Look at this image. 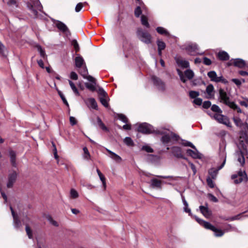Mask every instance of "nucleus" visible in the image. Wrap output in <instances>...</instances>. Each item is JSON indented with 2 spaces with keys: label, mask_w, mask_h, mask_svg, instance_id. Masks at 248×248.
Returning <instances> with one entry per match:
<instances>
[{
  "label": "nucleus",
  "mask_w": 248,
  "mask_h": 248,
  "mask_svg": "<svg viewBox=\"0 0 248 248\" xmlns=\"http://www.w3.org/2000/svg\"><path fill=\"white\" fill-rule=\"evenodd\" d=\"M138 131L144 134L155 133L162 135L161 141L165 145L170 143H173V141H177L179 137L168 129L160 128L155 130L154 127L147 123L140 124L138 129Z\"/></svg>",
  "instance_id": "nucleus-1"
},
{
  "label": "nucleus",
  "mask_w": 248,
  "mask_h": 248,
  "mask_svg": "<svg viewBox=\"0 0 248 248\" xmlns=\"http://www.w3.org/2000/svg\"><path fill=\"white\" fill-rule=\"evenodd\" d=\"M226 145L224 142H222L220 144L219 147V155L220 158L222 159L223 162L221 165L217 167V169L212 168L209 170V174L212 179H215L218 171L221 170L224 166L226 159V154L225 153Z\"/></svg>",
  "instance_id": "nucleus-2"
},
{
  "label": "nucleus",
  "mask_w": 248,
  "mask_h": 248,
  "mask_svg": "<svg viewBox=\"0 0 248 248\" xmlns=\"http://www.w3.org/2000/svg\"><path fill=\"white\" fill-rule=\"evenodd\" d=\"M182 47L183 49H185L190 55L202 54L199 52V47L195 43H188L183 45Z\"/></svg>",
  "instance_id": "nucleus-3"
},
{
  "label": "nucleus",
  "mask_w": 248,
  "mask_h": 248,
  "mask_svg": "<svg viewBox=\"0 0 248 248\" xmlns=\"http://www.w3.org/2000/svg\"><path fill=\"white\" fill-rule=\"evenodd\" d=\"M137 35L139 39L142 42L146 44L152 43V36L148 32L143 31L141 29H138Z\"/></svg>",
  "instance_id": "nucleus-4"
},
{
  "label": "nucleus",
  "mask_w": 248,
  "mask_h": 248,
  "mask_svg": "<svg viewBox=\"0 0 248 248\" xmlns=\"http://www.w3.org/2000/svg\"><path fill=\"white\" fill-rule=\"evenodd\" d=\"M211 117L216 120L217 122L231 126V123L228 118L221 114V113H215L213 114H209Z\"/></svg>",
  "instance_id": "nucleus-5"
},
{
  "label": "nucleus",
  "mask_w": 248,
  "mask_h": 248,
  "mask_svg": "<svg viewBox=\"0 0 248 248\" xmlns=\"http://www.w3.org/2000/svg\"><path fill=\"white\" fill-rule=\"evenodd\" d=\"M177 72L180 77L181 80L184 83H185L186 81V78L187 79H191L194 75L193 72L190 69H187L185 72V76L182 71L180 69H177Z\"/></svg>",
  "instance_id": "nucleus-6"
},
{
  "label": "nucleus",
  "mask_w": 248,
  "mask_h": 248,
  "mask_svg": "<svg viewBox=\"0 0 248 248\" xmlns=\"http://www.w3.org/2000/svg\"><path fill=\"white\" fill-rule=\"evenodd\" d=\"M232 179L234 180L235 184H239L243 181H246L247 176L245 171L240 170L237 174H233Z\"/></svg>",
  "instance_id": "nucleus-7"
},
{
  "label": "nucleus",
  "mask_w": 248,
  "mask_h": 248,
  "mask_svg": "<svg viewBox=\"0 0 248 248\" xmlns=\"http://www.w3.org/2000/svg\"><path fill=\"white\" fill-rule=\"evenodd\" d=\"M220 101L230 107L231 104L233 102L231 101L230 97L227 93L222 89L219 90Z\"/></svg>",
  "instance_id": "nucleus-8"
},
{
  "label": "nucleus",
  "mask_w": 248,
  "mask_h": 248,
  "mask_svg": "<svg viewBox=\"0 0 248 248\" xmlns=\"http://www.w3.org/2000/svg\"><path fill=\"white\" fill-rule=\"evenodd\" d=\"M17 173L16 170H12L9 171L8 175V181L7 183V187L11 188L13 186L14 183L17 178Z\"/></svg>",
  "instance_id": "nucleus-9"
},
{
  "label": "nucleus",
  "mask_w": 248,
  "mask_h": 248,
  "mask_svg": "<svg viewBox=\"0 0 248 248\" xmlns=\"http://www.w3.org/2000/svg\"><path fill=\"white\" fill-rule=\"evenodd\" d=\"M79 73L85 79H87L90 82H94L95 78L91 76L88 75V69L86 65L83 66L81 68H78Z\"/></svg>",
  "instance_id": "nucleus-10"
},
{
  "label": "nucleus",
  "mask_w": 248,
  "mask_h": 248,
  "mask_svg": "<svg viewBox=\"0 0 248 248\" xmlns=\"http://www.w3.org/2000/svg\"><path fill=\"white\" fill-rule=\"evenodd\" d=\"M207 75L211 81L216 82H222L225 83L227 82L226 79H225L222 76L217 77V73L214 71L209 72Z\"/></svg>",
  "instance_id": "nucleus-11"
},
{
  "label": "nucleus",
  "mask_w": 248,
  "mask_h": 248,
  "mask_svg": "<svg viewBox=\"0 0 248 248\" xmlns=\"http://www.w3.org/2000/svg\"><path fill=\"white\" fill-rule=\"evenodd\" d=\"M22 222L26 225L25 230L29 238L31 239L32 238V232L31 230L29 227V224L31 222L30 218L26 216L22 218Z\"/></svg>",
  "instance_id": "nucleus-12"
},
{
  "label": "nucleus",
  "mask_w": 248,
  "mask_h": 248,
  "mask_svg": "<svg viewBox=\"0 0 248 248\" xmlns=\"http://www.w3.org/2000/svg\"><path fill=\"white\" fill-rule=\"evenodd\" d=\"M152 79L154 84L158 88L159 90L164 91L165 89V85L164 83L159 78L155 76H153Z\"/></svg>",
  "instance_id": "nucleus-13"
},
{
  "label": "nucleus",
  "mask_w": 248,
  "mask_h": 248,
  "mask_svg": "<svg viewBox=\"0 0 248 248\" xmlns=\"http://www.w3.org/2000/svg\"><path fill=\"white\" fill-rule=\"evenodd\" d=\"M229 65H233L235 66L238 67L239 68H243L245 66L246 63L245 62L241 59H235L231 60L228 62Z\"/></svg>",
  "instance_id": "nucleus-14"
},
{
  "label": "nucleus",
  "mask_w": 248,
  "mask_h": 248,
  "mask_svg": "<svg viewBox=\"0 0 248 248\" xmlns=\"http://www.w3.org/2000/svg\"><path fill=\"white\" fill-rule=\"evenodd\" d=\"M75 63L76 67L78 68H81L83 66L86 65L83 58L79 54H76V57L75 58Z\"/></svg>",
  "instance_id": "nucleus-15"
},
{
  "label": "nucleus",
  "mask_w": 248,
  "mask_h": 248,
  "mask_svg": "<svg viewBox=\"0 0 248 248\" xmlns=\"http://www.w3.org/2000/svg\"><path fill=\"white\" fill-rule=\"evenodd\" d=\"M247 153V150L244 148L243 150H240L236 153L237 156V161L240 163L241 166H243L245 164V160L244 157V154Z\"/></svg>",
  "instance_id": "nucleus-16"
},
{
  "label": "nucleus",
  "mask_w": 248,
  "mask_h": 248,
  "mask_svg": "<svg viewBox=\"0 0 248 248\" xmlns=\"http://www.w3.org/2000/svg\"><path fill=\"white\" fill-rule=\"evenodd\" d=\"M193 149L194 150H192L191 149L187 150V154L193 158H201L202 155L199 152L196 148Z\"/></svg>",
  "instance_id": "nucleus-17"
},
{
  "label": "nucleus",
  "mask_w": 248,
  "mask_h": 248,
  "mask_svg": "<svg viewBox=\"0 0 248 248\" xmlns=\"http://www.w3.org/2000/svg\"><path fill=\"white\" fill-rule=\"evenodd\" d=\"M206 93H207V98L208 99L214 98L215 91L214 87L212 84H209L206 88Z\"/></svg>",
  "instance_id": "nucleus-18"
},
{
  "label": "nucleus",
  "mask_w": 248,
  "mask_h": 248,
  "mask_svg": "<svg viewBox=\"0 0 248 248\" xmlns=\"http://www.w3.org/2000/svg\"><path fill=\"white\" fill-rule=\"evenodd\" d=\"M10 209L14 219V225L16 228H19L21 226L20 221L18 219L17 215L15 213L12 206H10Z\"/></svg>",
  "instance_id": "nucleus-19"
},
{
  "label": "nucleus",
  "mask_w": 248,
  "mask_h": 248,
  "mask_svg": "<svg viewBox=\"0 0 248 248\" xmlns=\"http://www.w3.org/2000/svg\"><path fill=\"white\" fill-rule=\"evenodd\" d=\"M55 25L58 29L64 33L70 32L68 28L63 22L58 20L56 21Z\"/></svg>",
  "instance_id": "nucleus-20"
},
{
  "label": "nucleus",
  "mask_w": 248,
  "mask_h": 248,
  "mask_svg": "<svg viewBox=\"0 0 248 248\" xmlns=\"http://www.w3.org/2000/svg\"><path fill=\"white\" fill-rule=\"evenodd\" d=\"M176 62L178 65L182 68H186L189 66L188 62L181 58H176Z\"/></svg>",
  "instance_id": "nucleus-21"
},
{
  "label": "nucleus",
  "mask_w": 248,
  "mask_h": 248,
  "mask_svg": "<svg viewBox=\"0 0 248 248\" xmlns=\"http://www.w3.org/2000/svg\"><path fill=\"white\" fill-rule=\"evenodd\" d=\"M85 103L89 107L97 109V104L94 98H89L85 101Z\"/></svg>",
  "instance_id": "nucleus-22"
},
{
  "label": "nucleus",
  "mask_w": 248,
  "mask_h": 248,
  "mask_svg": "<svg viewBox=\"0 0 248 248\" xmlns=\"http://www.w3.org/2000/svg\"><path fill=\"white\" fill-rule=\"evenodd\" d=\"M196 220L202 226H203L205 228L208 229L209 227H212V225L210 223L205 221L199 218L197 216H193Z\"/></svg>",
  "instance_id": "nucleus-23"
},
{
  "label": "nucleus",
  "mask_w": 248,
  "mask_h": 248,
  "mask_svg": "<svg viewBox=\"0 0 248 248\" xmlns=\"http://www.w3.org/2000/svg\"><path fill=\"white\" fill-rule=\"evenodd\" d=\"M173 155L178 158H183L181 149L179 147H173L171 149Z\"/></svg>",
  "instance_id": "nucleus-24"
},
{
  "label": "nucleus",
  "mask_w": 248,
  "mask_h": 248,
  "mask_svg": "<svg viewBox=\"0 0 248 248\" xmlns=\"http://www.w3.org/2000/svg\"><path fill=\"white\" fill-rule=\"evenodd\" d=\"M199 208L201 213L205 217L208 218L210 217L211 213L207 207L200 206Z\"/></svg>",
  "instance_id": "nucleus-25"
},
{
  "label": "nucleus",
  "mask_w": 248,
  "mask_h": 248,
  "mask_svg": "<svg viewBox=\"0 0 248 248\" xmlns=\"http://www.w3.org/2000/svg\"><path fill=\"white\" fill-rule=\"evenodd\" d=\"M107 151L109 154V156L112 159L114 160L117 162H120L121 161L122 158L119 155L112 152V151L108 149H107Z\"/></svg>",
  "instance_id": "nucleus-26"
},
{
  "label": "nucleus",
  "mask_w": 248,
  "mask_h": 248,
  "mask_svg": "<svg viewBox=\"0 0 248 248\" xmlns=\"http://www.w3.org/2000/svg\"><path fill=\"white\" fill-rule=\"evenodd\" d=\"M208 229L213 231L214 232L215 235L217 237L222 236L224 233V232H223L220 229H217L213 225L212 227H209Z\"/></svg>",
  "instance_id": "nucleus-27"
},
{
  "label": "nucleus",
  "mask_w": 248,
  "mask_h": 248,
  "mask_svg": "<svg viewBox=\"0 0 248 248\" xmlns=\"http://www.w3.org/2000/svg\"><path fill=\"white\" fill-rule=\"evenodd\" d=\"M217 57L219 60L222 61H226L229 59V54L224 51L219 52L217 54Z\"/></svg>",
  "instance_id": "nucleus-28"
},
{
  "label": "nucleus",
  "mask_w": 248,
  "mask_h": 248,
  "mask_svg": "<svg viewBox=\"0 0 248 248\" xmlns=\"http://www.w3.org/2000/svg\"><path fill=\"white\" fill-rule=\"evenodd\" d=\"M151 185L154 187L161 188V181L156 179H152L151 180Z\"/></svg>",
  "instance_id": "nucleus-29"
},
{
  "label": "nucleus",
  "mask_w": 248,
  "mask_h": 248,
  "mask_svg": "<svg viewBox=\"0 0 248 248\" xmlns=\"http://www.w3.org/2000/svg\"><path fill=\"white\" fill-rule=\"evenodd\" d=\"M11 162L13 167H16V153L13 151H11L9 153Z\"/></svg>",
  "instance_id": "nucleus-30"
},
{
  "label": "nucleus",
  "mask_w": 248,
  "mask_h": 248,
  "mask_svg": "<svg viewBox=\"0 0 248 248\" xmlns=\"http://www.w3.org/2000/svg\"><path fill=\"white\" fill-rule=\"evenodd\" d=\"M156 30L157 31V32L160 34L165 35L166 36L169 35V33L168 32V31L163 27H157Z\"/></svg>",
  "instance_id": "nucleus-31"
},
{
  "label": "nucleus",
  "mask_w": 248,
  "mask_h": 248,
  "mask_svg": "<svg viewBox=\"0 0 248 248\" xmlns=\"http://www.w3.org/2000/svg\"><path fill=\"white\" fill-rule=\"evenodd\" d=\"M78 196L79 194L78 191L74 188H71L70 191V198L75 199L78 198Z\"/></svg>",
  "instance_id": "nucleus-32"
},
{
  "label": "nucleus",
  "mask_w": 248,
  "mask_h": 248,
  "mask_svg": "<svg viewBox=\"0 0 248 248\" xmlns=\"http://www.w3.org/2000/svg\"><path fill=\"white\" fill-rule=\"evenodd\" d=\"M99 99L101 104L106 108L108 107V96L105 97H99Z\"/></svg>",
  "instance_id": "nucleus-33"
},
{
  "label": "nucleus",
  "mask_w": 248,
  "mask_h": 248,
  "mask_svg": "<svg viewBox=\"0 0 248 248\" xmlns=\"http://www.w3.org/2000/svg\"><path fill=\"white\" fill-rule=\"evenodd\" d=\"M91 83H89L88 82H86L85 83V85L87 88H88L89 90H90L91 91H94L95 90V80L94 81V82H91Z\"/></svg>",
  "instance_id": "nucleus-34"
},
{
  "label": "nucleus",
  "mask_w": 248,
  "mask_h": 248,
  "mask_svg": "<svg viewBox=\"0 0 248 248\" xmlns=\"http://www.w3.org/2000/svg\"><path fill=\"white\" fill-rule=\"evenodd\" d=\"M69 85L73 90V92L75 93V94L77 95H79V92L76 88L75 84L70 80H68Z\"/></svg>",
  "instance_id": "nucleus-35"
},
{
  "label": "nucleus",
  "mask_w": 248,
  "mask_h": 248,
  "mask_svg": "<svg viewBox=\"0 0 248 248\" xmlns=\"http://www.w3.org/2000/svg\"><path fill=\"white\" fill-rule=\"evenodd\" d=\"M32 1L33 5L31 6L32 7L33 6H34L35 8H36L38 10L41 11L42 7L41 5V3L39 0H31Z\"/></svg>",
  "instance_id": "nucleus-36"
},
{
  "label": "nucleus",
  "mask_w": 248,
  "mask_h": 248,
  "mask_svg": "<svg viewBox=\"0 0 248 248\" xmlns=\"http://www.w3.org/2000/svg\"><path fill=\"white\" fill-rule=\"evenodd\" d=\"M84 154L83 155V157L85 159L89 160L90 158L91 155L89 152V151L87 147H84L83 148Z\"/></svg>",
  "instance_id": "nucleus-37"
},
{
  "label": "nucleus",
  "mask_w": 248,
  "mask_h": 248,
  "mask_svg": "<svg viewBox=\"0 0 248 248\" xmlns=\"http://www.w3.org/2000/svg\"><path fill=\"white\" fill-rule=\"evenodd\" d=\"M36 47L37 48L38 51L40 53L41 57H42L43 59H45L46 57V54L45 50L39 45H37L36 46Z\"/></svg>",
  "instance_id": "nucleus-38"
},
{
  "label": "nucleus",
  "mask_w": 248,
  "mask_h": 248,
  "mask_svg": "<svg viewBox=\"0 0 248 248\" xmlns=\"http://www.w3.org/2000/svg\"><path fill=\"white\" fill-rule=\"evenodd\" d=\"M71 45L73 46L76 52H78L79 51V46L78 45V43L77 42V40L75 39H73L71 41Z\"/></svg>",
  "instance_id": "nucleus-39"
},
{
  "label": "nucleus",
  "mask_w": 248,
  "mask_h": 248,
  "mask_svg": "<svg viewBox=\"0 0 248 248\" xmlns=\"http://www.w3.org/2000/svg\"><path fill=\"white\" fill-rule=\"evenodd\" d=\"M157 45L158 46V49L163 50L166 47L165 43L160 40L157 41Z\"/></svg>",
  "instance_id": "nucleus-40"
},
{
  "label": "nucleus",
  "mask_w": 248,
  "mask_h": 248,
  "mask_svg": "<svg viewBox=\"0 0 248 248\" xmlns=\"http://www.w3.org/2000/svg\"><path fill=\"white\" fill-rule=\"evenodd\" d=\"M200 93L197 91H190L189 92V95L190 98L195 99L198 98L197 97L199 96Z\"/></svg>",
  "instance_id": "nucleus-41"
},
{
  "label": "nucleus",
  "mask_w": 248,
  "mask_h": 248,
  "mask_svg": "<svg viewBox=\"0 0 248 248\" xmlns=\"http://www.w3.org/2000/svg\"><path fill=\"white\" fill-rule=\"evenodd\" d=\"M141 21L143 25L146 26L147 28L149 27V24L148 22L147 18L145 16L142 15L141 16Z\"/></svg>",
  "instance_id": "nucleus-42"
},
{
  "label": "nucleus",
  "mask_w": 248,
  "mask_h": 248,
  "mask_svg": "<svg viewBox=\"0 0 248 248\" xmlns=\"http://www.w3.org/2000/svg\"><path fill=\"white\" fill-rule=\"evenodd\" d=\"M211 109L215 113H222L221 109L219 108L218 106L216 105H213L211 107Z\"/></svg>",
  "instance_id": "nucleus-43"
},
{
  "label": "nucleus",
  "mask_w": 248,
  "mask_h": 248,
  "mask_svg": "<svg viewBox=\"0 0 248 248\" xmlns=\"http://www.w3.org/2000/svg\"><path fill=\"white\" fill-rule=\"evenodd\" d=\"M6 49L3 44L0 42V53L3 55H6Z\"/></svg>",
  "instance_id": "nucleus-44"
},
{
  "label": "nucleus",
  "mask_w": 248,
  "mask_h": 248,
  "mask_svg": "<svg viewBox=\"0 0 248 248\" xmlns=\"http://www.w3.org/2000/svg\"><path fill=\"white\" fill-rule=\"evenodd\" d=\"M124 141L128 146H132V145H133V140L129 137H126L124 139Z\"/></svg>",
  "instance_id": "nucleus-45"
},
{
  "label": "nucleus",
  "mask_w": 248,
  "mask_h": 248,
  "mask_svg": "<svg viewBox=\"0 0 248 248\" xmlns=\"http://www.w3.org/2000/svg\"><path fill=\"white\" fill-rule=\"evenodd\" d=\"M118 119L119 120H120L121 121H122L123 122H124V123H126V124L127 123V122H128V119L124 114H119L118 115Z\"/></svg>",
  "instance_id": "nucleus-46"
},
{
  "label": "nucleus",
  "mask_w": 248,
  "mask_h": 248,
  "mask_svg": "<svg viewBox=\"0 0 248 248\" xmlns=\"http://www.w3.org/2000/svg\"><path fill=\"white\" fill-rule=\"evenodd\" d=\"M230 107L233 108V109L236 110L238 112L241 113L242 112L240 108L236 105L234 102L231 104Z\"/></svg>",
  "instance_id": "nucleus-47"
},
{
  "label": "nucleus",
  "mask_w": 248,
  "mask_h": 248,
  "mask_svg": "<svg viewBox=\"0 0 248 248\" xmlns=\"http://www.w3.org/2000/svg\"><path fill=\"white\" fill-rule=\"evenodd\" d=\"M99 178L101 181L102 182V184L103 186V187L104 189L106 188V178L103 174L100 175L99 176Z\"/></svg>",
  "instance_id": "nucleus-48"
},
{
  "label": "nucleus",
  "mask_w": 248,
  "mask_h": 248,
  "mask_svg": "<svg viewBox=\"0 0 248 248\" xmlns=\"http://www.w3.org/2000/svg\"><path fill=\"white\" fill-rule=\"evenodd\" d=\"M206 181H207V183L208 186L210 187H211V188L214 187V186H215L214 183L213 181V180L210 177H208L207 178Z\"/></svg>",
  "instance_id": "nucleus-49"
},
{
  "label": "nucleus",
  "mask_w": 248,
  "mask_h": 248,
  "mask_svg": "<svg viewBox=\"0 0 248 248\" xmlns=\"http://www.w3.org/2000/svg\"><path fill=\"white\" fill-rule=\"evenodd\" d=\"M142 150L145 151L147 153H153L154 151L153 149L148 145L143 146Z\"/></svg>",
  "instance_id": "nucleus-50"
},
{
  "label": "nucleus",
  "mask_w": 248,
  "mask_h": 248,
  "mask_svg": "<svg viewBox=\"0 0 248 248\" xmlns=\"http://www.w3.org/2000/svg\"><path fill=\"white\" fill-rule=\"evenodd\" d=\"M98 93L100 95V97H105L108 96L107 93L102 88H99Z\"/></svg>",
  "instance_id": "nucleus-51"
},
{
  "label": "nucleus",
  "mask_w": 248,
  "mask_h": 248,
  "mask_svg": "<svg viewBox=\"0 0 248 248\" xmlns=\"http://www.w3.org/2000/svg\"><path fill=\"white\" fill-rule=\"evenodd\" d=\"M83 7V3L79 2L76 6L75 11L76 12H79L81 11Z\"/></svg>",
  "instance_id": "nucleus-52"
},
{
  "label": "nucleus",
  "mask_w": 248,
  "mask_h": 248,
  "mask_svg": "<svg viewBox=\"0 0 248 248\" xmlns=\"http://www.w3.org/2000/svg\"><path fill=\"white\" fill-rule=\"evenodd\" d=\"M141 14V8L140 6H138L135 10V15L136 16L139 17Z\"/></svg>",
  "instance_id": "nucleus-53"
},
{
  "label": "nucleus",
  "mask_w": 248,
  "mask_h": 248,
  "mask_svg": "<svg viewBox=\"0 0 248 248\" xmlns=\"http://www.w3.org/2000/svg\"><path fill=\"white\" fill-rule=\"evenodd\" d=\"M46 218L47 220L54 226H57L58 225V223L54 220L50 216H48Z\"/></svg>",
  "instance_id": "nucleus-54"
},
{
  "label": "nucleus",
  "mask_w": 248,
  "mask_h": 248,
  "mask_svg": "<svg viewBox=\"0 0 248 248\" xmlns=\"http://www.w3.org/2000/svg\"><path fill=\"white\" fill-rule=\"evenodd\" d=\"M193 103L197 105L200 106L202 104V99L200 98H197L194 99Z\"/></svg>",
  "instance_id": "nucleus-55"
},
{
  "label": "nucleus",
  "mask_w": 248,
  "mask_h": 248,
  "mask_svg": "<svg viewBox=\"0 0 248 248\" xmlns=\"http://www.w3.org/2000/svg\"><path fill=\"white\" fill-rule=\"evenodd\" d=\"M59 94L61 99H62L63 103L65 105H66L67 106H69L68 103L66 98H65L64 95L61 92H59Z\"/></svg>",
  "instance_id": "nucleus-56"
},
{
  "label": "nucleus",
  "mask_w": 248,
  "mask_h": 248,
  "mask_svg": "<svg viewBox=\"0 0 248 248\" xmlns=\"http://www.w3.org/2000/svg\"><path fill=\"white\" fill-rule=\"evenodd\" d=\"M211 105V103L209 101H204L203 103L202 107L204 108H209Z\"/></svg>",
  "instance_id": "nucleus-57"
},
{
  "label": "nucleus",
  "mask_w": 248,
  "mask_h": 248,
  "mask_svg": "<svg viewBox=\"0 0 248 248\" xmlns=\"http://www.w3.org/2000/svg\"><path fill=\"white\" fill-rule=\"evenodd\" d=\"M7 4L10 6H16V0H9Z\"/></svg>",
  "instance_id": "nucleus-58"
},
{
  "label": "nucleus",
  "mask_w": 248,
  "mask_h": 248,
  "mask_svg": "<svg viewBox=\"0 0 248 248\" xmlns=\"http://www.w3.org/2000/svg\"><path fill=\"white\" fill-rule=\"evenodd\" d=\"M70 78L73 80H77L78 78V75L75 72H72L70 73Z\"/></svg>",
  "instance_id": "nucleus-59"
},
{
  "label": "nucleus",
  "mask_w": 248,
  "mask_h": 248,
  "mask_svg": "<svg viewBox=\"0 0 248 248\" xmlns=\"http://www.w3.org/2000/svg\"><path fill=\"white\" fill-rule=\"evenodd\" d=\"M70 123L72 125H75L77 124V120L76 118L74 117L71 116L70 117Z\"/></svg>",
  "instance_id": "nucleus-60"
},
{
  "label": "nucleus",
  "mask_w": 248,
  "mask_h": 248,
  "mask_svg": "<svg viewBox=\"0 0 248 248\" xmlns=\"http://www.w3.org/2000/svg\"><path fill=\"white\" fill-rule=\"evenodd\" d=\"M203 63L205 65H209L211 64V61L209 59L205 57L203 59Z\"/></svg>",
  "instance_id": "nucleus-61"
},
{
  "label": "nucleus",
  "mask_w": 248,
  "mask_h": 248,
  "mask_svg": "<svg viewBox=\"0 0 248 248\" xmlns=\"http://www.w3.org/2000/svg\"><path fill=\"white\" fill-rule=\"evenodd\" d=\"M232 81L237 86H240L242 84V82L240 80L236 78H233L232 79Z\"/></svg>",
  "instance_id": "nucleus-62"
},
{
  "label": "nucleus",
  "mask_w": 248,
  "mask_h": 248,
  "mask_svg": "<svg viewBox=\"0 0 248 248\" xmlns=\"http://www.w3.org/2000/svg\"><path fill=\"white\" fill-rule=\"evenodd\" d=\"M184 145L185 146L190 147L192 148L193 149L195 148V146L191 142H189V141H186V142L184 143Z\"/></svg>",
  "instance_id": "nucleus-63"
},
{
  "label": "nucleus",
  "mask_w": 248,
  "mask_h": 248,
  "mask_svg": "<svg viewBox=\"0 0 248 248\" xmlns=\"http://www.w3.org/2000/svg\"><path fill=\"white\" fill-rule=\"evenodd\" d=\"M209 197L210 198H211V200L212 201H213V202H218V200H217V199L216 197H215L214 195H213L212 194H209Z\"/></svg>",
  "instance_id": "nucleus-64"
}]
</instances>
